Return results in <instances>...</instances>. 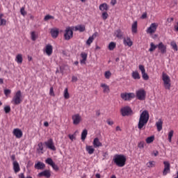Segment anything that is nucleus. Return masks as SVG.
<instances>
[{"instance_id": "f704fd0d", "label": "nucleus", "mask_w": 178, "mask_h": 178, "mask_svg": "<svg viewBox=\"0 0 178 178\" xmlns=\"http://www.w3.org/2000/svg\"><path fill=\"white\" fill-rule=\"evenodd\" d=\"M158 48V44L155 45V44H154V42H151L150 43V48L149 49V52H154V51H155V49Z\"/></svg>"}, {"instance_id": "bb28decb", "label": "nucleus", "mask_w": 178, "mask_h": 178, "mask_svg": "<svg viewBox=\"0 0 178 178\" xmlns=\"http://www.w3.org/2000/svg\"><path fill=\"white\" fill-rule=\"evenodd\" d=\"M163 124V122L161 119H159L158 122H156V126L157 127V131H161L162 130V126Z\"/></svg>"}, {"instance_id": "3c124183", "label": "nucleus", "mask_w": 178, "mask_h": 178, "mask_svg": "<svg viewBox=\"0 0 178 178\" xmlns=\"http://www.w3.org/2000/svg\"><path fill=\"white\" fill-rule=\"evenodd\" d=\"M10 92H12V90H9V89H5L4 90V95L7 97V95H9V94H10Z\"/></svg>"}, {"instance_id": "a18cd8bd", "label": "nucleus", "mask_w": 178, "mask_h": 178, "mask_svg": "<svg viewBox=\"0 0 178 178\" xmlns=\"http://www.w3.org/2000/svg\"><path fill=\"white\" fill-rule=\"evenodd\" d=\"M142 77L143 80H148L149 79V76H148V74L145 72H142Z\"/></svg>"}, {"instance_id": "c756f323", "label": "nucleus", "mask_w": 178, "mask_h": 178, "mask_svg": "<svg viewBox=\"0 0 178 178\" xmlns=\"http://www.w3.org/2000/svg\"><path fill=\"white\" fill-rule=\"evenodd\" d=\"M81 57L82 60H81V65H86V60H87V54L85 52H82L81 54Z\"/></svg>"}, {"instance_id": "5fc2aeb1", "label": "nucleus", "mask_w": 178, "mask_h": 178, "mask_svg": "<svg viewBox=\"0 0 178 178\" xmlns=\"http://www.w3.org/2000/svg\"><path fill=\"white\" fill-rule=\"evenodd\" d=\"M20 12H21V15H22V16H24L26 14V11L24 10V8H22L20 10Z\"/></svg>"}, {"instance_id": "6e6552de", "label": "nucleus", "mask_w": 178, "mask_h": 178, "mask_svg": "<svg viewBox=\"0 0 178 178\" xmlns=\"http://www.w3.org/2000/svg\"><path fill=\"white\" fill-rule=\"evenodd\" d=\"M72 123L74 124V126H78V124H80L81 123V121L83 120V118H81V115L80 114L76 113L72 116Z\"/></svg>"}, {"instance_id": "2eb2a0df", "label": "nucleus", "mask_w": 178, "mask_h": 178, "mask_svg": "<svg viewBox=\"0 0 178 178\" xmlns=\"http://www.w3.org/2000/svg\"><path fill=\"white\" fill-rule=\"evenodd\" d=\"M157 48L159 51H160L161 54H166V45L163 44V42H161L157 44Z\"/></svg>"}, {"instance_id": "8fccbe9b", "label": "nucleus", "mask_w": 178, "mask_h": 178, "mask_svg": "<svg viewBox=\"0 0 178 178\" xmlns=\"http://www.w3.org/2000/svg\"><path fill=\"white\" fill-rule=\"evenodd\" d=\"M6 19H1L0 20V26H6Z\"/></svg>"}, {"instance_id": "a878e982", "label": "nucleus", "mask_w": 178, "mask_h": 178, "mask_svg": "<svg viewBox=\"0 0 178 178\" xmlns=\"http://www.w3.org/2000/svg\"><path fill=\"white\" fill-rule=\"evenodd\" d=\"M74 29L75 31H80V33L86 31V26L84 25H77Z\"/></svg>"}, {"instance_id": "864d4df0", "label": "nucleus", "mask_w": 178, "mask_h": 178, "mask_svg": "<svg viewBox=\"0 0 178 178\" xmlns=\"http://www.w3.org/2000/svg\"><path fill=\"white\" fill-rule=\"evenodd\" d=\"M138 148H144V142H140L138 144Z\"/></svg>"}, {"instance_id": "ddd939ff", "label": "nucleus", "mask_w": 178, "mask_h": 178, "mask_svg": "<svg viewBox=\"0 0 178 178\" xmlns=\"http://www.w3.org/2000/svg\"><path fill=\"white\" fill-rule=\"evenodd\" d=\"M164 169L163 171V176H166L168 173H170V163L169 161H164Z\"/></svg>"}, {"instance_id": "09e8293b", "label": "nucleus", "mask_w": 178, "mask_h": 178, "mask_svg": "<svg viewBox=\"0 0 178 178\" xmlns=\"http://www.w3.org/2000/svg\"><path fill=\"white\" fill-rule=\"evenodd\" d=\"M139 70H140L141 73L145 72V67L143 65H139Z\"/></svg>"}, {"instance_id": "0e129e2a", "label": "nucleus", "mask_w": 178, "mask_h": 178, "mask_svg": "<svg viewBox=\"0 0 178 178\" xmlns=\"http://www.w3.org/2000/svg\"><path fill=\"white\" fill-rule=\"evenodd\" d=\"M11 159L12 161H13L15 162V159H16V156H15V154L11 156Z\"/></svg>"}, {"instance_id": "f3484780", "label": "nucleus", "mask_w": 178, "mask_h": 178, "mask_svg": "<svg viewBox=\"0 0 178 178\" xmlns=\"http://www.w3.org/2000/svg\"><path fill=\"white\" fill-rule=\"evenodd\" d=\"M38 177H51V171L45 170L38 175Z\"/></svg>"}, {"instance_id": "49530a36", "label": "nucleus", "mask_w": 178, "mask_h": 178, "mask_svg": "<svg viewBox=\"0 0 178 178\" xmlns=\"http://www.w3.org/2000/svg\"><path fill=\"white\" fill-rule=\"evenodd\" d=\"M155 166V161H149L147 163L148 168H154Z\"/></svg>"}, {"instance_id": "cd10ccee", "label": "nucleus", "mask_w": 178, "mask_h": 178, "mask_svg": "<svg viewBox=\"0 0 178 178\" xmlns=\"http://www.w3.org/2000/svg\"><path fill=\"white\" fill-rule=\"evenodd\" d=\"M124 45H127V47H131L133 45V42L130 38H124Z\"/></svg>"}, {"instance_id": "7c9ffc66", "label": "nucleus", "mask_w": 178, "mask_h": 178, "mask_svg": "<svg viewBox=\"0 0 178 178\" xmlns=\"http://www.w3.org/2000/svg\"><path fill=\"white\" fill-rule=\"evenodd\" d=\"M86 151L89 154V155H92V154H94V152L95 151V149H94V147L91 145H87Z\"/></svg>"}, {"instance_id": "9d476101", "label": "nucleus", "mask_w": 178, "mask_h": 178, "mask_svg": "<svg viewBox=\"0 0 178 178\" xmlns=\"http://www.w3.org/2000/svg\"><path fill=\"white\" fill-rule=\"evenodd\" d=\"M44 145L47 148L51 149V151H56V147L54 143V140L52 138L49 139L47 141L44 142Z\"/></svg>"}, {"instance_id": "4be33fe9", "label": "nucleus", "mask_w": 178, "mask_h": 178, "mask_svg": "<svg viewBox=\"0 0 178 178\" xmlns=\"http://www.w3.org/2000/svg\"><path fill=\"white\" fill-rule=\"evenodd\" d=\"M50 33H51L52 38H58V35H59V29H51Z\"/></svg>"}, {"instance_id": "412c9836", "label": "nucleus", "mask_w": 178, "mask_h": 178, "mask_svg": "<svg viewBox=\"0 0 178 178\" xmlns=\"http://www.w3.org/2000/svg\"><path fill=\"white\" fill-rule=\"evenodd\" d=\"M93 147L95 148H99V147H102V143H101V141H99V138H95L93 140Z\"/></svg>"}, {"instance_id": "2f4dec72", "label": "nucleus", "mask_w": 178, "mask_h": 178, "mask_svg": "<svg viewBox=\"0 0 178 178\" xmlns=\"http://www.w3.org/2000/svg\"><path fill=\"white\" fill-rule=\"evenodd\" d=\"M132 77L134 79V80H140V74L137 71L132 72Z\"/></svg>"}, {"instance_id": "f8f14e48", "label": "nucleus", "mask_w": 178, "mask_h": 178, "mask_svg": "<svg viewBox=\"0 0 178 178\" xmlns=\"http://www.w3.org/2000/svg\"><path fill=\"white\" fill-rule=\"evenodd\" d=\"M156 29H158V24L152 23V24H150V26L147 28L146 31L147 34H154V33L156 31Z\"/></svg>"}, {"instance_id": "f257e3e1", "label": "nucleus", "mask_w": 178, "mask_h": 178, "mask_svg": "<svg viewBox=\"0 0 178 178\" xmlns=\"http://www.w3.org/2000/svg\"><path fill=\"white\" fill-rule=\"evenodd\" d=\"M148 120H149V113L148 111L145 110L140 115L138 123V128L139 130H143V129H144V127L147 124V123H148Z\"/></svg>"}, {"instance_id": "a19ab883", "label": "nucleus", "mask_w": 178, "mask_h": 178, "mask_svg": "<svg viewBox=\"0 0 178 178\" xmlns=\"http://www.w3.org/2000/svg\"><path fill=\"white\" fill-rule=\"evenodd\" d=\"M170 45L175 51H178L177 44L175 42H171Z\"/></svg>"}, {"instance_id": "37998d69", "label": "nucleus", "mask_w": 178, "mask_h": 178, "mask_svg": "<svg viewBox=\"0 0 178 178\" xmlns=\"http://www.w3.org/2000/svg\"><path fill=\"white\" fill-rule=\"evenodd\" d=\"M111 76H112V73L110 72V71H106L104 73V76L106 79H111Z\"/></svg>"}, {"instance_id": "c85d7f7f", "label": "nucleus", "mask_w": 178, "mask_h": 178, "mask_svg": "<svg viewBox=\"0 0 178 178\" xmlns=\"http://www.w3.org/2000/svg\"><path fill=\"white\" fill-rule=\"evenodd\" d=\"M137 27H138V22L137 21L134 22L131 26V31L133 34H136L137 33Z\"/></svg>"}, {"instance_id": "4d7b16f0", "label": "nucleus", "mask_w": 178, "mask_h": 178, "mask_svg": "<svg viewBox=\"0 0 178 178\" xmlns=\"http://www.w3.org/2000/svg\"><path fill=\"white\" fill-rule=\"evenodd\" d=\"M39 149L40 151H43L44 150V147L42 146V143H39L38 144Z\"/></svg>"}, {"instance_id": "9b49d317", "label": "nucleus", "mask_w": 178, "mask_h": 178, "mask_svg": "<svg viewBox=\"0 0 178 178\" xmlns=\"http://www.w3.org/2000/svg\"><path fill=\"white\" fill-rule=\"evenodd\" d=\"M45 162L46 163H47V165H49L50 166H51V168H53L54 170H56V172H58V170H59V167H58V165L55 164L52 159L47 158Z\"/></svg>"}, {"instance_id": "72a5a7b5", "label": "nucleus", "mask_w": 178, "mask_h": 178, "mask_svg": "<svg viewBox=\"0 0 178 178\" xmlns=\"http://www.w3.org/2000/svg\"><path fill=\"white\" fill-rule=\"evenodd\" d=\"M115 35L117 37V38H122V37H123V33H122L120 29H118L115 32Z\"/></svg>"}, {"instance_id": "6ab92c4d", "label": "nucleus", "mask_w": 178, "mask_h": 178, "mask_svg": "<svg viewBox=\"0 0 178 178\" xmlns=\"http://www.w3.org/2000/svg\"><path fill=\"white\" fill-rule=\"evenodd\" d=\"M13 168L15 173H19V172H20V165H19L17 161H13Z\"/></svg>"}, {"instance_id": "e2e57ef3", "label": "nucleus", "mask_w": 178, "mask_h": 178, "mask_svg": "<svg viewBox=\"0 0 178 178\" xmlns=\"http://www.w3.org/2000/svg\"><path fill=\"white\" fill-rule=\"evenodd\" d=\"M111 3L113 5V6L116 5V0H111Z\"/></svg>"}, {"instance_id": "603ef678", "label": "nucleus", "mask_w": 178, "mask_h": 178, "mask_svg": "<svg viewBox=\"0 0 178 178\" xmlns=\"http://www.w3.org/2000/svg\"><path fill=\"white\" fill-rule=\"evenodd\" d=\"M49 94L53 97L55 96V93L54 92V87L50 88Z\"/></svg>"}, {"instance_id": "b1692460", "label": "nucleus", "mask_w": 178, "mask_h": 178, "mask_svg": "<svg viewBox=\"0 0 178 178\" xmlns=\"http://www.w3.org/2000/svg\"><path fill=\"white\" fill-rule=\"evenodd\" d=\"M45 168V164L44 163H41L38 161L37 163L35 164V168L38 169V170H41Z\"/></svg>"}, {"instance_id": "052dcab7", "label": "nucleus", "mask_w": 178, "mask_h": 178, "mask_svg": "<svg viewBox=\"0 0 178 178\" xmlns=\"http://www.w3.org/2000/svg\"><path fill=\"white\" fill-rule=\"evenodd\" d=\"M107 124H109V126H112L113 124V121H111L110 120H107Z\"/></svg>"}, {"instance_id": "0eeeda50", "label": "nucleus", "mask_w": 178, "mask_h": 178, "mask_svg": "<svg viewBox=\"0 0 178 178\" xmlns=\"http://www.w3.org/2000/svg\"><path fill=\"white\" fill-rule=\"evenodd\" d=\"M64 38L67 41H69L71 38H73V30L71 27H67L65 33H64Z\"/></svg>"}, {"instance_id": "20e7f679", "label": "nucleus", "mask_w": 178, "mask_h": 178, "mask_svg": "<svg viewBox=\"0 0 178 178\" xmlns=\"http://www.w3.org/2000/svg\"><path fill=\"white\" fill-rule=\"evenodd\" d=\"M162 80L163 81V86H164V88H165V90H170V77L169 76V75H168V74L163 72L162 73Z\"/></svg>"}, {"instance_id": "ea45409f", "label": "nucleus", "mask_w": 178, "mask_h": 178, "mask_svg": "<svg viewBox=\"0 0 178 178\" xmlns=\"http://www.w3.org/2000/svg\"><path fill=\"white\" fill-rule=\"evenodd\" d=\"M174 133H175V131L173 130H171L168 133V141H169V143H172V138L173 137V134Z\"/></svg>"}, {"instance_id": "c03bdc74", "label": "nucleus", "mask_w": 178, "mask_h": 178, "mask_svg": "<svg viewBox=\"0 0 178 178\" xmlns=\"http://www.w3.org/2000/svg\"><path fill=\"white\" fill-rule=\"evenodd\" d=\"M108 13L106 11H104L102 13V17L103 19V20H106V19H108Z\"/></svg>"}, {"instance_id": "79ce46f5", "label": "nucleus", "mask_w": 178, "mask_h": 178, "mask_svg": "<svg viewBox=\"0 0 178 178\" xmlns=\"http://www.w3.org/2000/svg\"><path fill=\"white\" fill-rule=\"evenodd\" d=\"M51 19H55V17L52 15H47L44 17V22H48V20H51Z\"/></svg>"}, {"instance_id": "680f3d73", "label": "nucleus", "mask_w": 178, "mask_h": 178, "mask_svg": "<svg viewBox=\"0 0 178 178\" xmlns=\"http://www.w3.org/2000/svg\"><path fill=\"white\" fill-rule=\"evenodd\" d=\"M153 155H154V156H158V155H159V152H158L157 150L154 151Z\"/></svg>"}, {"instance_id": "4468645a", "label": "nucleus", "mask_w": 178, "mask_h": 178, "mask_svg": "<svg viewBox=\"0 0 178 178\" xmlns=\"http://www.w3.org/2000/svg\"><path fill=\"white\" fill-rule=\"evenodd\" d=\"M44 52L48 56H51L52 55V52H54V47L51 44H48L45 46Z\"/></svg>"}, {"instance_id": "e433bc0d", "label": "nucleus", "mask_w": 178, "mask_h": 178, "mask_svg": "<svg viewBox=\"0 0 178 178\" xmlns=\"http://www.w3.org/2000/svg\"><path fill=\"white\" fill-rule=\"evenodd\" d=\"M114 48H116V43L111 42L108 44L109 51H113Z\"/></svg>"}, {"instance_id": "423d86ee", "label": "nucleus", "mask_w": 178, "mask_h": 178, "mask_svg": "<svg viewBox=\"0 0 178 178\" xmlns=\"http://www.w3.org/2000/svg\"><path fill=\"white\" fill-rule=\"evenodd\" d=\"M120 97L124 101H131V99L136 98V95L134 92H123L121 93Z\"/></svg>"}, {"instance_id": "39448f33", "label": "nucleus", "mask_w": 178, "mask_h": 178, "mask_svg": "<svg viewBox=\"0 0 178 178\" xmlns=\"http://www.w3.org/2000/svg\"><path fill=\"white\" fill-rule=\"evenodd\" d=\"M122 116H131L133 115V110L129 106H124L120 109Z\"/></svg>"}, {"instance_id": "69168bd1", "label": "nucleus", "mask_w": 178, "mask_h": 178, "mask_svg": "<svg viewBox=\"0 0 178 178\" xmlns=\"http://www.w3.org/2000/svg\"><path fill=\"white\" fill-rule=\"evenodd\" d=\"M44 126L45 127H48V126H49V123H48V122H44Z\"/></svg>"}, {"instance_id": "338daca9", "label": "nucleus", "mask_w": 178, "mask_h": 178, "mask_svg": "<svg viewBox=\"0 0 178 178\" xmlns=\"http://www.w3.org/2000/svg\"><path fill=\"white\" fill-rule=\"evenodd\" d=\"M95 177L97 178H101V175L100 174H96Z\"/></svg>"}, {"instance_id": "7ed1b4c3", "label": "nucleus", "mask_w": 178, "mask_h": 178, "mask_svg": "<svg viewBox=\"0 0 178 178\" xmlns=\"http://www.w3.org/2000/svg\"><path fill=\"white\" fill-rule=\"evenodd\" d=\"M23 102V97L22 96V91L18 90L15 94L11 100L13 105H20Z\"/></svg>"}, {"instance_id": "c9c22d12", "label": "nucleus", "mask_w": 178, "mask_h": 178, "mask_svg": "<svg viewBox=\"0 0 178 178\" xmlns=\"http://www.w3.org/2000/svg\"><path fill=\"white\" fill-rule=\"evenodd\" d=\"M64 98H65V99H69V98H70V95L69 94V91H68L67 88H66L64 90Z\"/></svg>"}, {"instance_id": "393cba45", "label": "nucleus", "mask_w": 178, "mask_h": 178, "mask_svg": "<svg viewBox=\"0 0 178 178\" xmlns=\"http://www.w3.org/2000/svg\"><path fill=\"white\" fill-rule=\"evenodd\" d=\"M99 10L102 12H106L109 9V6L106 3L100 4L99 7Z\"/></svg>"}, {"instance_id": "a211bd4d", "label": "nucleus", "mask_w": 178, "mask_h": 178, "mask_svg": "<svg viewBox=\"0 0 178 178\" xmlns=\"http://www.w3.org/2000/svg\"><path fill=\"white\" fill-rule=\"evenodd\" d=\"M13 134L15 136L16 138H22L23 137V132L19 129H15Z\"/></svg>"}, {"instance_id": "f03ea898", "label": "nucleus", "mask_w": 178, "mask_h": 178, "mask_svg": "<svg viewBox=\"0 0 178 178\" xmlns=\"http://www.w3.org/2000/svg\"><path fill=\"white\" fill-rule=\"evenodd\" d=\"M126 156L123 154H115L113 159V161L118 168H123L126 165Z\"/></svg>"}, {"instance_id": "1a4fd4ad", "label": "nucleus", "mask_w": 178, "mask_h": 178, "mask_svg": "<svg viewBox=\"0 0 178 178\" xmlns=\"http://www.w3.org/2000/svg\"><path fill=\"white\" fill-rule=\"evenodd\" d=\"M145 95H147V92L144 89H140L136 91V97L139 101H144Z\"/></svg>"}, {"instance_id": "473e14b6", "label": "nucleus", "mask_w": 178, "mask_h": 178, "mask_svg": "<svg viewBox=\"0 0 178 178\" xmlns=\"http://www.w3.org/2000/svg\"><path fill=\"white\" fill-rule=\"evenodd\" d=\"M87 134H88V131H87V129H83L81 133L82 141H84V140H86V138H87Z\"/></svg>"}, {"instance_id": "6e6d98bb", "label": "nucleus", "mask_w": 178, "mask_h": 178, "mask_svg": "<svg viewBox=\"0 0 178 178\" xmlns=\"http://www.w3.org/2000/svg\"><path fill=\"white\" fill-rule=\"evenodd\" d=\"M68 137H69L70 140H71V141H73L74 140V138H76L74 137V135H72V134H69Z\"/></svg>"}, {"instance_id": "de8ad7c7", "label": "nucleus", "mask_w": 178, "mask_h": 178, "mask_svg": "<svg viewBox=\"0 0 178 178\" xmlns=\"http://www.w3.org/2000/svg\"><path fill=\"white\" fill-rule=\"evenodd\" d=\"M5 113H9L10 112V106H6L4 107Z\"/></svg>"}, {"instance_id": "58836bf2", "label": "nucleus", "mask_w": 178, "mask_h": 178, "mask_svg": "<svg viewBox=\"0 0 178 178\" xmlns=\"http://www.w3.org/2000/svg\"><path fill=\"white\" fill-rule=\"evenodd\" d=\"M31 38L32 41H35V40H37L38 36H37V34H35V31H32L31 33Z\"/></svg>"}, {"instance_id": "aec40b11", "label": "nucleus", "mask_w": 178, "mask_h": 178, "mask_svg": "<svg viewBox=\"0 0 178 178\" xmlns=\"http://www.w3.org/2000/svg\"><path fill=\"white\" fill-rule=\"evenodd\" d=\"M100 86L103 88V92L104 94H109L111 92V89L109 88V86L106 83H101Z\"/></svg>"}, {"instance_id": "5701e85b", "label": "nucleus", "mask_w": 178, "mask_h": 178, "mask_svg": "<svg viewBox=\"0 0 178 178\" xmlns=\"http://www.w3.org/2000/svg\"><path fill=\"white\" fill-rule=\"evenodd\" d=\"M15 62L19 65H22L23 63V55L22 54H19L16 56Z\"/></svg>"}, {"instance_id": "bf43d9fd", "label": "nucleus", "mask_w": 178, "mask_h": 178, "mask_svg": "<svg viewBox=\"0 0 178 178\" xmlns=\"http://www.w3.org/2000/svg\"><path fill=\"white\" fill-rule=\"evenodd\" d=\"M141 19H147V13H144L141 17H140Z\"/></svg>"}, {"instance_id": "4c0bfd02", "label": "nucleus", "mask_w": 178, "mask_h": 178, "mask_svg": "<svg viewBox=\"0 0 178 178\" xmlns=\"http://www.w3.org/2000/svg\"><path fill=\"white\" fill-rule=\"evenodd\" d=\"M154 140H155L154 136H149L146 139L147 144H151V143H154Z\"/></svg>"}, {"instance_id": "13d9d810", "label": "nucleus", "mask_w": 178, "mask_h": 178, "mask_svg": "<svg viewBox=\"0 0 178 178\" xmlns=\"http://www.w3.org/2000/svg\"><path fill=\"white\" fill-rule=\"evenodd\" d=\"M77 80H78L77 76H73L72 77V81L73 83L77 81Z\"/></svg>"}, {"instance_id": "dca6fc26", "label": "nucleus", "mask_w": 178, "mask_h": 178, "mask_svg": "<svg viewBox=\"0 0 178 178\" xmlns=\"http://www.w3.org/2000/svg\"><path fill=\"white\" fill-rule=\"evenodd\" d=\"M97 37H98V32L94 33L92 35V36L89 37V38L86 41V45H89V46L91 45V44H92V42H94V40H95Z\"/></svg>"}, {"instance_id": "774afa93", "label": "nucleus", "mask_w": 178, "mask_h": 178, "mask_svg": "<svg viewBox=\"0 0 178 178\" xmlns=\"http://www.w3.org/2000/svg\"><path fill=\"white\" fill-rule=\"evenodd\" d=\"M167 20H168V22H173L174 19H173V17H171L170 19H168Z\"/></svg>"}]
</instances>
